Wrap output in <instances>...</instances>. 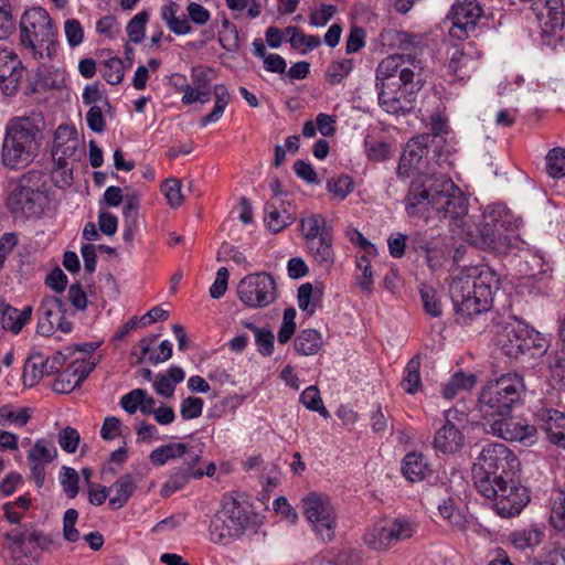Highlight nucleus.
Masks as SVG:
<instances>
[{"instance_id": "58836bf2", "label": "nucleus", "mask_w": 565, "mask_h": 565, "mask_svg": "<svg viewBox=\"0 0 565 565\" xmlns=\"http://www.w3.org/2000/svg\"><path fill=\"white\" fill-rule=\"evenodd\" d=\"M420 358L415 355L412 358L404 369L401 386L408 394H415L422 385L420 379Z\"/></svg>"}, {"instance_id": "72a5a7b5", "label": "nucleus", "mask_w": 565, "mask_h": 565, "mask_svg": "<svg viewBox=\"0 0 565 565\" xmlns=\"http://www.w3.org/2000/svg\"><path fill=\"white\" fill-rule=\"evenodd\" d=\"M377 95L381 107L388 114H407L414 108L411 102H399L394 87L377 89Z\"/></svg>"}, {"instance_id": "ea45409f", "label": "nucleus", "mask_w": 565, "mask_h": 565, "mask_svg": "<svg viewBox=\"0 0 565 565\" xmlns=\"http://www.w3.org/2000/svg\"><path fill=\"white\" fill-rule=\"evenodd\" d=\"M440 516L454 529L462 531L466 529L467 520L462 512L456 507L451 498L445 499L438 504Z\"/></svg>"}, {"instance_id": "0e129e2a", "label": "nucleus", "mask_w": 565, "mask_h": 565, "mask_svg": "<svg viewBox=\"0 0 565 565\" xmlns=\"http://www.w3.org/2000/svg\"><path fill=\"white\" fill-rule=\"evenodd\" d=\"M162 191L171 207H178L183 203L184 196L181 192V182L179 180H166L162 184Z\"/></svg>"}, {"instance_id": "6e6552de", "label": "nucleus", "mask_w": 565, "mask_h": 565, "mask_svg": "<svg viewBox=\"0 0 565 565\" xmlns=\"http://www.w3.org/2000/svg\"><path fill=\"white\" fill-rule=\"evenodd\" d=\"M539 333L515 317H509L497 335V344L502 354L518 359L521 354L530 353L533 349H542Z\"/></svg>"}, {"instance_id": "6e6d98bb", "label": "nucleus", "mask_w": 565, "mask_h": 565, "mask_svg": "<svg viewBox=\"0 0 565 565\" xmlns=\"http://www.w3.org/2000/svg\"><path fill=\"white\" fill-rule=\"evenodd\" d=\"M149 20L147 11L137 13L127 24V33L131 42L140 43L145 36V26Z\"/></svg>"}, {"instance_id": "c03bdc74", "label": "nucleus", "mask_w": 565, "mask_h": 565, "mask_svg": "<svg viewBox=\"0 0 565 565\" xmlns=\"http://www.w3.org/2000/svg\"><path fill=\"white\" fill-rule=\"evenodd\" d=\"M56 456L57 450L55 446L51 441L42 438L36 440L30 449L28 460L50 463L56 458Z\"/></svg>"}, {"instance_id": "a211bd4d", "label": "nucleus", "mask_w": 565, "mask_h": 565, "mask_svg": "<svg viewBox=\"0 0 565 565\" xmlns=\"http://www.w3.org/2000/svg\"><path fill=\"white\" fill-rule=\"evenodd\" d=\"M66 360V354L61 351H57L52 356L46 359H44L40 353L33 354L26 360L24 364V384L31 387L36 385L44 375L58 372V370L65 364Z\"/></svg>"}, {"instance_id": "412c9836", "label": "nucleus", "mask_w": 565, "mask_h": 565, "mask_svg": "<svg viewBox=\"0 0 565 565\" xmlns=\"http://www.w3.org/2000/svg\"><path fill=\"white\" fill-rule=\"evenodd\" d=\"M536 426L554 445L565 449V413L554 408H543L536 413Z\"/></svg>"}, {"instance_id": "052dcab7", "label": "nucleus", "mask_w": 565, "mask_h": 565, "mask_svg": "<svg viewBox=\"0 0 565 565\" xmlns=\"http://www.w3.org/2000/svg\"><path fill=\"white\" fill-rule=\"evenodd\" d=\"M296 309L290 307L284 311L282 323L278 331V342L281 344L287 343L296 331Z\"/></svg>"}, {"instance_id": "b1692460", "label": "nucleus", "mask_w": 565, "mask_h": 565, "mask_svg": "<svg viewBox=\"0 0 565 565\" xmlns=\"http://www.w3.org/2000/svg\"><path fill=\"white\" fill-rule=\"evenodd\" d=\"M543 8L537 17L542 21V33L555 34L562 31L565 24V9L563 0H541Z\"/></svg>"}, {"instance_id": "4468645a", "label": "nucleus", "mask_w": 565, "mask_h": 565, "mask_svg": "<svg viewBox=\"0 0 565 565\" xmlns=\"http://www.w3.org/2000/svg\"><path fill=\"white\" fill-rule=\"evenodd\" d=\"M66 303L56 296H45L38 309L36 332L44 337L52 335L56 330L64 333L72 331V322L65 319Z\"/></svg>"}, {"instance_id": "5701e85b", "label": "nucleus", "mask_w": 565, "mask_h": 565, "mask_svg": "<svg viewBox=\"0 0 565 565\" xmlns=\"http://www.w3.org/2000/svg\"><path fill=\"white\" fill-rule=\"evenodd\" d=\"M486 430L504 440L526 441L534 436L536 427L522 424L513 418H501L490 423Z\"/></svg>"}, {"instance_id": "338daca9", "label": "nucleus", "mask_w": 565, "mask_h": 565, "mask_svg": "<svg viewBox=\"0 0 565 565\" xmlns=\"http://www.w3.org/2000/svg\"><path fill=\"white\" fill-rule=\"evenodd\" d=\"M365 148L367 158L372 161H385L390 158L391 146L382 140L369 141L365 140Z\"/></svg>"}, {"instance_id": "4d7b16f0", "label": "nucleus", "mask_w": 565, "mask_h": 565, "mask_svg": "<svg viewBox=\"0 0 565 565\" xmlns=\"http://www.w3.org/2000/svg\"><path fill=\"white\" fill-rule=\"evenodd\" d=\"M191 478H193L192 473L179 467L178 470L173 472L168 481L163 484L161 493L164 497H168L181 490Z\"/></svg>"}, {"instance_id": "774afa93", "label": "nucleus", "mask_w": 565, "mask_h": 565, "mask_svg": "<svg viewBox=\"0 0 565 565\" xmlns=\"http://www.w3.org/2000/svg\"><path fill=\"white\" fill-rule=\"evenodd\" d=\"M203 399L189 396L181 402L180 414L185 420L198 418L202 415Z\"/></svg>"}, {"instance_id": "6ab92c4d", "label": "nucleus", "mask_w": 565, "mask_h": 565, "mask_svg": "<svg viewBox=\"0 0 565 565\" xmlns=\"http://www.w3.org/2000/svg\"><path fill=\"white\" fill-rule=\"evenodd\" d=\"M429 141V135H420L407 142L397 167L399 178H408L414 170H419L424 157L428 153L427 146Z\"/></svg>"}, {"instance_id": "ddd939ff", "label": "nucleus", "mask_w": 565, "mask_h": 565, "mask_svg": "<svg viewBox=\"0 0 565 565\" xmlns=\"http://www.w3.org/2000/svg\"><path fill=\"white\" fill-rule=\"evenodd\" d=\"M414 532V524L408 520H384L374 524L365 533L364 542L371 548L381 551L412 537Z\"/></svg>"}, {"instance_id": "f257e3e1", "label": "nucleus", "mask_w": 565, "mask_h": 565, "mask_svg": "<svg viewBox=\"0 0 565 565\" xmlns=\"http://www.w3.org/2000/svg\"><path fill=\"white\" fill-rule=\"evenodd\" d=\"M404 203L408 216L425 221L447 218L452 233L483 249L507 253L518 238L515 230L521 218L500 203L487 205L481 222L472 230L469 225L468 198L444 173H418L411 182Z\"/></svg>"}, {"instance_id": "e2e57ef3", "label": "nucleus", "mask_w": 565, "mask_h": 565, "mask_svg": "<svg viewBox=\"0 0 565 565\" xmlns=\"http://www.w3.org/2000/svg\"><path fill=\"white\" fill-rule=\"evenodd\" d=\"M298 307L306 311L308 315H313L316 311V298L313 294V287L310 282L302 284L298 288Z\"/></svg>"}, {"instance_id": "0eeeda50", "label": "nucleus", "mask_w": 565, "mask_h": 565, "mask_svg": "<svg viewBox=\"0 0 565 565\" xmlns=\"http://www.w3.org/2000/svg\"><path fill=\"white\" fill-rule=\"evenodd\" d=\"M477 491L491 501L492 509L502 518L519 514L530 501L527 489L513 479V476L489 482V491L476 488Z\"/></svg>"}, {"instance_id": "7ed1b4c3", "label": "nucleus", "mask_w": 565, "mask_h": 565, "mask_svg": "<svg viewBox=\"0 0 565 565\" xmlns=\"http://www.w3.org/2000/svg\"><path fill=\"white\" fill-rule=\"evenodd\" d=\"M260 523L259 514L244 495L225 494L221 509L210 521V540L227 545L248 533H255Z\"/></svg>"}, {"instance_id": "f704fd0d", "label": "nucleus", "mask_w": 565, "mask_h": 565, "mask_svg": "<svg viewBox=\"0 0 565 565\" xmlns=\"http://www.w3.org/2000/svg\"><path fill=\"white\" fill-rule=\"evenodd\" d=\"M322 345L321 334L313 329H306L296 337L294 347L301 355H313L319 352Z\"/></svg>"}, {"instance_id": "a19ab883", "label": "nucleus", "mask_w": 565, "mask_h": 565, "mask_svg": "<svg viewBox=\"0 0 565 565\" xmlns=\"http://www.w3.org/2000/svg\"><path fill=\"white\" fill-rule=\"evenodd\" d=\"M550 524L558 530H565V491L556 489L551 495Z\"/></svg>"}, {"instance_id": "7c9ffc66", "label": "nucleus", "mask_w": 565, "mask_h": 565, "mask_svg": "<svg viewBox=\"0 0 565 565\" xmlns=\"http://www.w3.org/2000/svg\"><path fill=\"white\" fill-rule=\"evenodd\" d=\"M402 472L411 482L424 480L430 472V468L422 454H407L402 462Z\"/></svg>"}, {"instance_id": "39448f33", "label": "nucleus", "mask_w": 565, "mask_h": 565, "mask_svg": "<svg viewBox=\"0 0 565 565\" xmlns=\"http://www.w3.org/2000/svg\"><path fill=\"white\" fill-rule=\"evenodd\" d=\"M20 42L29 49L34 57H51L55 51L56 28L41 7H33L23 12L20 19Z\"/></svg>"}, {"instance_id": "f03ea898", "label": "nucleus", "mask_w": 565, "mask_h": 565, "mask_svg": "<svg viewBox=\"0 0 565 565\" xmlns=\"http://www.w3.org/2000/svg\"><path fill=\"white\" fill-rule=\"evenodd\" d=\"M499 289L500 279L488 266L460 271L449 288L455 311L463 321L488 311Z\"/></svg>"}, {"instance_id": "4c0bfd02", "label": "nucleus", "mask_w": 565, "mask_h": 565, "mask_svg": "<svg viewBox=\"0 0 565 565\" xmlns=\"http://www.w3.org/2000/svg\"><path fill=\"white\" fill-rule=\"evenodd\" d=\"M215 104L212 111L201 118V126L205 127L211 122H216L223 116L226 106L230 103V94L225 85L214 86Z\"/></svg>"}, {"instance_id": "c9c22d12", "label": "nucleus", "mask_w": 565, "mask_h": 565, "mask_svg": "<svg viewBox=\"0 0 565 565\" xmlns=\"http://www.w3.org/2000/svg\"><path fill=\"white\" fill-rule=\"evenodd\" d=\"M477 383L475 374H466L462 371L456 372L443 387V396L452 399L460 391L471 390Z\"/></svg>"}, {"instance_id": "bf43d9fd", "label": "nucleus", "mask_w": 565, "mask_h": 565, "mask_svg": "<svg viewBox=\"0 0 565 565\" xmlns=\"http://www.w3.org/2000/svg\"><path fill=\"white\" fill-rule=\"evenodd\" d=\"M353 186V181L348 175L332 178L327 182L328 191L338 196L340 200H344L352 192Z\"/></svg>"}, {"instance_id": "f8f14e48", "label": "nucleus", "mask_w": 565, "mask_h": 565, "mask_svg": "<svg viewBox=\"0 0 565 565\" xmlns=\"http://www.w3.org/2000/svg\"><path fill=\"white\" fill-rule=\"evenodd\" d=\"M237 296L248 308H265L277 299V285L267 273L249 274L238 282Z\"/></svg>"}, {"instance_id": "a18cd8bd", "label": "nucleus", "mask_w": 565, "mask_h": 565, "mask_svg": "<svg viewBox=\"0 0 565 565\" xmlns=\"http://www.w3.org/2000/svg\"><path fill=\"white\" fill-rule=\"evenodd\" d=\"M157 337L153 338H145L140 340V348L142 355H147L149 353V361L152 364H158L161 362L168 361L172 356V344L170 341L164 340L160 343V352L156 353V351L150 352V344L156 340Z\"/></svg>"}, {"instance_id": "603ef678", "label": "nucleus", "mask_w": 565, "mask_h": 565, "mask_svg": "<svg viewBox=\"0 0 565 565\" xmlns=\"http://www.w3.org/2000/svg\"><path fill=\"white\" fill-rule=\"evenodd\" d=\"M98 360L94 356H89L87 359H76L74 360L67 371L78 381L81 385L83 381L90 374V372L96 367Z\"/></svg>"}, {"instance_id": "473e14b6", "label": "nucleus", "mask_w": 565, "mask_h": 565, "mask_svg": "<svg viewBox=\"0 0 565 565\" xmlns=\"http://www.w3.org/2000/svg\"><path fill=\"white\" fill-rule=\"evenodd\" d=\"M137 486L131 475H122L109 491H115V495L109 499V507L114 510L122 508L136 491Z\"/></svg>"}, {"instance_id": "8fccbe9b", "label": "nucleus", "mask_w": 565, "mask_h": 565, "mask_svg": "<svg viewBox=\"0 0 565 565\" xmlns=\"http://www.w3.org/2000/svg\"><path fill=\"white\" fill-rule=\"evenodd\" d=\"M546 171L552 178L565 175V148H554L546 156Z\"/></svg>"}, {"instance_id": "2eb2a0df", "label": "nucleus", "mask_w": 565, "mask_h": 565, "mask_svg": "<svg viewBox=\"0 0 565 565\" xmlns=\"http://www.w3.org/2000/svg\"><path fill=\"white\" fill-rule=\"evenodd\" d=\"M482 17V9L477 0H463L452 4L447 20L450 21L449 34L457 40L468 38L475 31L478 20Z\"/></svg>"}, {"instance_id": "9b49d317", "label": "nucleus", "mask_w": 565, "mask_h": 565, "mask_svg": "<svg viewBox=\"0 0 565 565\" xmlns=\"http://www.w3.org/2000/svg\"><path fill=\"white\" fill-rule=\"evenodd\" d=\"M32 177L23 175L11 190L7 205L15 217H38L46 204L47 198L39 186H32Z\"/></svg>"}, {"instance_id": "bb28decb", "label": "nucleus", "mask_w": 565, "mask_h": 565, "mask_svg": "<svg viewBox=\"0 0 565 565\" xmlns=\"http://www.w3.org/2000/svg\"><path fill=\"white\" fill-rule=\"evenodd\" d=\"M403 54H393L380 62L375 72L376 89L395 87L397 83L391 82L403 66Z\"/></svg>"}, {"instance_id": "e433bc0d", "label": "nucleus", "mask_w": 565, "mask_h": 565, "mask_svg": "<svg viewBox=\"0 0 565 565\" xmlns=\"http://www.w3.org/2000/svg\"><path fill=\"white\" fill-rule=\"evenodd\" d=\"M203 454L202 444H188L184 443V451H181L180 458L182 459V466L180 468L185 469L192 473L194 479L201 478L204 472L202 469L196 468L198 462L201 460Z\"/></svg>"}, {"instance_id": "3c124183", "label": "nucleus", "mask_w": 565, "mask_h": 565, "mask_svg": "<svg viewBox=\"0 0 565 565\" xmlns=\"http://www.w3.org/2000/svg\"><path fill=\"white\" fill-rule=\"evenodd\" d=\"M300 401L305 405L306 408L318 412L324 418L330 416L328 409L324 407L320 392L317 386L307 387L300 395Z\"/></svg>"}, {"instance_id": "393cba45", "label": "nucleus", "mask_w": 565, "mask_h": 565, "mask_svg": "<svg viewBox=\"0 0 565 565\" xmlns=\"http://www.w3.org/2000/svg\"><path fill=\"white\" fill-rule=\"evenodd\" d=\"M545 537L544 526L537 524L530 525L527 527L516 529L512 531L508 540L511 545L519 551H533L535 547L541 545Z\"/></svg>"}, {"instance_id": "680f3d73", "label": "nucleus", "mask_w": 565, "mask_h": 565, "mask_svg": "<svg viewBox=\"0 0 565 565\" xmlns=\"http://www.w3.org/2000/svg\"><path fill=\"white\" fill-rule=\"evenodd\" d=\"M369 256V254L364 253L356 258V266L362 271L361 277H358V285L362 290L366 292H371L373 286L371 262Z\"/></svg>"}, {"instance_id": "de8ad7c7", "label": "nucleus", "mask_w": 565, "mask_h": 565, "mask_svg": "<svg viewBox=\"0 0 565 565\" xmlns=\"http://www.w3.org/2000/svg\"><path fill=\"white\" fill-rule=\"evenodd\" d=\"M286 32H292V36L289 38L292 47H305L302 54L317 49L321 44V40L318 35H306L297 26H287Z\"/></svg>"}, {"instance_id": "dca6fc26", "label": "nucleus", "mask_w": 565, "mask_h": 565, "mask_svg": "<svg viewBox=\"0 0 565 565\" xmlns=\"http://www.w3.org/2000/svg\"><path fill=\"white\" fill-rule=\"evenodd\" d=\"M465 414L457 409L445 412V424L438 428L434 437V447L443 454H456L465 445V435L460 428V422Z\"/></svg>"}, {"instance_id": "864d4df0", "label": "nucleus", "mask_w": 565, "mask_h": 565, "mask_svg": "<svg viewBox=\"0 0 565 565\" xmlns=\"http://www.w3.org/2000/svg\"><path fill=\"white\" fill-rule=\"evenodd\" d=\"M103 77L110 85H118L124 79V63L119 57H110L103 64Z\"/></svg>"}, {"instance_id": "cd10ccee", "label": "nucleus", "mask_w": 565, "mask_h": 565, "mask_svg": "<svg viewBox=\"0 0 565 565\" xmlns=\"http://www.w3.org/2000/svg\"><path fill=\"white\" fill-rule=\"evenodd\" d=\"M78 147V139L74 129L67 126H60L55 132L52 156H63L71 159L75 156Z\"/></svg>"}, {"instance_id": "a878e982", "label": "nucleus", "mask_w": 565, "mask_h": 565, "mask_svg": "<svg viewBox=\"0 0 565 565\" xmlns=\"http://www.w3.org/2000/svg\"><path fill=\"white\" fill-rule=\"evenodd\" d=\"M333 233L306 243L307 250L322 268L329 269L334 263Z\"/></svg>"}, {"instance_id": "09e8293b", "label": "nucleus", "mask_w": 565, "mask_h": 565, "mask_svg": "<svg viewBox=\"0 0 565 565\" xmlns=\"http://www.w3.org/2000/svg\"><path fill=\"white\" fill-rule=\"evenodd\" d=\"M353 70V60L343 58L340 61H333L327 68V81L331 85L340 84Z\"/></svg>"}, {"instance_id": "4be33fe9", "label": "nucleus", "mask_w": 565, "mask_h": 565, "mask_svg": "<svg viewBox=\"0 0 565 565\" xmlns=\"http://www.w3.org/2000/svg\"><path fill=\"white\" fill-rule=\"evenodd\" d=\"M39 148L23 142L6 138L2 142L1 160L8 169H21L26 167L38 154Z\"/></svg>"}, {"instance_id": "37998d69", "label": "nucleus", "mask_w": 565, "mask_h": 565, "mask_svg": "<svg viewBox=\"0 0 565 565\" xmlns=\"http://www.w3.org/2000/svg\"><path fill=\"white\" fill-rule=\"evenodd\" d=\"M243 326L254 333L258 352L264 356L271 355L274 351L273 332L268 329L258 328L257 326L248 321H244Z\"/></svg>"}, {"instance_id": "2f4dec72", "label": "nucleus", "mask_w": 565, "mask_h": 565, "mask_svg": "<svg viewBox=\"0 0 565 565\" xmlns=\"http://www.w3.org/2000/svg\"><path fill=\"white\" fill-rule=\"evenodd\" d=\"M32 307L28 306L23 310H18L9 305L1 311V324L3 329L18 334L22 328L31 320Z\"/></svg>"}, {"instance_id": "5fc2aeb1", "label": "nucleus", "mask_w": 565, "mask_h": 565, "mask_svg": "<svg viewBox=\"0 0 565 565\" xmlns=\"http://www.w3.org/2000/svg\"><path fill=\"white\" fill-rule=\"evenodd\" d=\"M30 417L28 408L14 411L8 405L0 407V423L2 425L10 423L17 427H23L29 422Z\"/></svg>"}, {"instance_id": "c756f323", "label": "nucleus", "mask_w": 565, "mask_h": 565, "mask_svg": "<svg viewBox=\"0 0 565 565\" xmlns=\"http://www.w3.org/2000/svg\"><path fill=\"white\" fill-rule=\"evenodd\" d=\"M300 228L306 243L322 237L324 234L333 233V228L328 224L326 217L315 213L300 220Z\"/></svg>"}, {"instance_id": "69168bd1", "label": "nucleus", "mask_w": 565, "mask_h": 565, "mask_svg": "<svg viewBox=\"0 0 565 565\" xmlns=\"http://www.w3.org/2000/svg\"><path fill=\"white\" fill-rule=\"evenodd\" d=\"M420 297L426 313L431 317H439L441 315V303L433 288L425 287L420 289Z\"/></svg>"}, {"instance_id": "aec40b11", "label": "nucleus", "mask_w": 565, "mask_h": 565, "mask_svg": "<svg viewBox=\"0 0 565 565\" xmlns=\"http://www.w3.org/2000/svg\"><path fill=\"white\" fill-rule=\"evenodd\" d=\"M24 74L19 56L7 47L0 49V84L6 95L15 93Z\"/></svg>"}, {"instance_id": "c85d7f7f", "label": "nucleus", "mask_w": 565, "mask_h": 565, "mask_svg": "<svg viewBox=\"0 0 565 565\" xmlns=\"http://www.w3.org/2000/svg\"><path fill=\"white\" fill-rule=\"evenodd\" d=\"M403 66L399 67L398 81L396 86H402L405 89L418 90L420 88V71L422 65L418 60L411 55L403 54Z\"/></svg>"}, {"instance_id": "79ce46f5", "label": "nucleus", "mask_w": 565, "mask_h": 565, "mask_svg": "<svg viewBox=\"0 0 565 565\" xmlns=\"http://www.w3.org/2000/svg\"><path fill=\"white\" fill-rule=\"evenodd\" d=\"M181 451H184V443H171L153 449L149 459L154 466H163L169 460L179 459Z\"/></svg>"}, {"instance_id": "1a4fd4ad", "label": "nucleus", "mask_w": 565, "mask_h": 565, "mask_svg": "<svg viewBox=\"0 0 565 565\" xmlns=\"http://www.w3.org/2000/svg\"><path fill=\"white\" fill-rule=\"evenodd\" d=\"M301 504L317 537L322 542L332 541L337 529V513L330 498L313 492L303 498Z\"/></svg>"}, {"instance_id": "9d476101", "label": "nucleus", "mask_w": 565, "mask_h": 565, "mask_svg": "<svg viewBox=\"0 0 565 565\" xmlns=\"http://www.w3.org/2000/svg\"><path fill=\"white\" fill-rule=\"evenodd\" d=\"M4 537L9 542V548L15 561L25 557L31 563L30 565H36L41 552L47 551L53 544L51 535L38 531L32 525L13 529L6 533Z\"/></svg>"}, {"instance_id": "f3484780", "label": "nucleus", "mask_w": 565, "mask_h": 565, "mask_svg": "<svg viewBox=\"0 0 565 565\" xmlns=\"http://www.w3.org/2000/svg\"><path fill=\"white\" fill-rule=\"evenodd\" d=\"M44 118L40 113L32 111L26 116L10 119L6 127V138L40 148Z\"/></svg>"}, {"instance_id": "20e7f679", "label": "nucleus", "mask_w": 565, "mask_h": 565, "mask_svg": "<svg viewBox=\"0 0 565 565\" xmlns=\"http://www.w3.org/2000/svg\"><path fill=\"white\" fill-rule=\"evenodd\" d=\"M523 377L516 373H508L489 381L481 390L478 409L483 417H505L521 401L524 392Z\"/></svg>"}, {"instance_id": "49530a36", "label": "nucleus", "mask_w": 565, "mask_h": 565, "mask_svg": "<svg viewBox=\"0 0 565 565\" xmlns=\"http://www.w3.org/2000/svg\"><path fill=\"white\" fill-rule=\"evenodd\" d=\"M265 222L271 232L278 233L291 224L292 217L286 212L280 213L274 204L267 203L265 205Z\"/></svg>"}, {"instance_id": "13d9d810", "label": "nucleus", "mask_w": 565, "mask_h": 565, "mask_svg": "<svg viewBox=\"0 0 565 565\" xmlns=\"http://www.w3.org/2000/svg\"><path fill=\"white\" fill-rule=\"evenodd\" d=\"M62 488L70 499H74L78 494L79 477L77 471L71 467H62L60 475Z\"/></svg>"}, {"instance_id": "423d86ee", "label": "nucleus", "mask_w": 565, "mask_h": 565, "mask_svg": "<svg viewBox=\"0 0 565 565\" xmlns=\"http://www.w3.org/2000/svg\"><path fill=\"white\" fill-rule=\"evenodd\" d=\"M520 462L504 444L486 445L473 463L472 476L476 488L489 491V482L513 476Z\"/></svg>"}]
</instances>
